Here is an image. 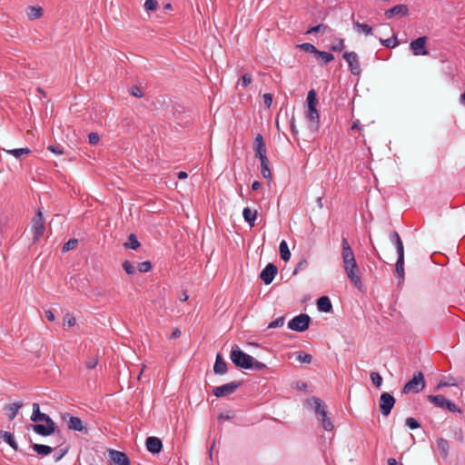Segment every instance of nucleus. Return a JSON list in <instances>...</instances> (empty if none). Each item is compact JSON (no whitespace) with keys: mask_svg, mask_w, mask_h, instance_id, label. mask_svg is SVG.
I'll return each instance as SVG.
<instances>
[{"mask_svg":"<svg viewBox=\"0 0 465 465\" xmlns=\"http://www.w3.org/2000/svg\"><path fill=\"white\" fill-rule=\"evenodd\" d=\"M428 401L431 402L434 406L445 409L446 407V401L448 399H446L443 395L437 394V395H429L427 397Z\"/></svg>","mask_w":465,"mask_h":465,"instance_id":"a878e982","label":"nucleus"},{"mask_svg":"<svg viewBox=\"0 0 465 465\" xmlns=\"http://www.w3.org/2000/svg\"><path fill=\"white\" fill-rule=\"evenodd\" d=\"M328 26L324 24H320L315 26H312L307 29L305 32L306 35L315 34V33H324L327 30Z\"/></svg>","mask_w":465,"mask_h":465,"instance_id":"c9c22d12","label":"nucleus"},{"mask_svg":"<svg viewBox=\"0 0 465 465\" xmlns=\"http://www.w3.org/2000/svg\"><path fill=\"white\" fill-rule=\"evenodd\" d=\"M317 309L322 312H331L332 311V304L328 296H321L316 301Z\"/></svg>","mask_w":465,"mask_h":465,"instance_id":"412c9836","label":"nucleus"},{"mask_svg":"<svg viewBox=\"0 0 465 465\" xmlns=\"http://www.w3.org/2000/svg\"><path fill=\"white\" fill-rule=\"evenodd\" d=\"M64 321L69 326H74L75 324V319L74 317H65Z\"/></svg>","mask_w":465,"mask_h":465,"instance_id":"774afa93","label":"nucleus"},{"mask_svg":"<svg viewBox=\"0 0 465 465\" xmlns=\"http://www.w3.org/2000/svg\"><path fill=\"white\" fill-rule=\"evenodd\" d=\"M107 453L110 460L114 465H131L130 459L125 452L114 449H108Z\"/></svg>","mask_w":465,"mask_h":465,"instance_id":"9b49d317","label":"nucleus"},{"mask_svg":"<svg viewBox=\"0 0 465 465\" xmlns=\"http://www.w3.org/2000/svg\"><path fill=\"white\" fill-rule=\"evenodd\" d=\"M252 83V75L249 74H244L242 76V85L243 87L248 86Z\"/></svg>","mask_w":465,"mask_h":465,"instance_id":"bf43d9fd","label":"nucleus"},{"mask_svg":"<svg viewBox=\"0 0 465 465\" xmlns=\"http://www.w3.org/2000/svg\"><path fill=\"white\" fill-rule=\"evenodd\" d=\"M130 94L133 96L137 97V98H141L143 96V93L142 89L137 85H134L131 87Z\"/></svg>","mask_w":465,"mask_h":465,"instance_id":"864d4df0","label":"nucleus"},{"mask_svg":"<svg viewBox=\"0 0 465 465\" xmlns=\"http://www.w3.org/2000/svg\"><path fill=\"white\" fill-rule=\"evenodd\" d=\"M444 410H448L450 412H459L461 413V410L451 401L448 400L446 401V407Z\"/></svg>","mask_w":465,"mask_h":465,"instance_id":"3c124183","label":"nucleus"},{"mask_svg":"<svg viewBox=\"0 0 465 465\" xmlns=\"http://www.w3.org/2000/svg\"><path fill=\"white\" fill-rule=\"evenodd\" d=\"M395 274L402 282L404 281V257H398L395 265Z\"/></svg>","mask_w":465,"mask_h":465,"instance_id":"2f4dec72","label":"nucleus"},{"mask_svg":"<svg viewBox=\"0 0 465 465\" xmlns=\"http://www.w3.org/2000/svg\"><path fill=\"white\" fill-rule=\"evenodd\" d=\"M353 25L355 29H357L358 31H362L366 35L372 34V27L367 24H361L359 22H355Z\"/></svg>","mask_w":465,"mask_h":465,"instance_id":"e433bc0d","label":"nucleus"},{"mask_svg":"<svg viewBox=\"0 0 465 465\" xmlns=\"http://www.w3.org/2000/svg\"><path fill=\"white\" fill-rule=\"evenodd\" d=\"M45 317H46V319H47L49 322H54V321L55 316H54V312H53L52 311L47 310V311H45Z\"/></svg>","mask_w":465,"mask_h":465,"instance_id":"052dcab7","label":"nucleus"},{"mask_svg":"<svg viewBox=\"0 0 465 465\" xmlns=\"http://www.w3.org/2000/svg\"><path fill=\"white\" fill-rule=\"evenodd\" d=\"M152 269V263L149 261H144L138 263V271L140 272H148Z\"/></svg>","mask_w":465,"mask_h":465,"instance_id":"09e8293b","label":"nucleus"},{"mask_svg":"<svg viewBox=\"0 0 465 465\" xmlns=\"http://www.w3.org/2000/svg\"><path fill=\"white\" fill-rule=\"evenodd\" d=\"M344 40L343 39H338L336 45H332L331 46V50L333 52H341L344 49Z\"/></svg>","mask_w":465,"mask_h":465,"instance_id":"603ef678","label":"nucleus"},{"mask_svg":"<svg viewBox=\"0 0 465 465\" xmlns=\"http://www.w3.org/2000/svg\"><path fill=\"white\" fill-rule=\"evenodd\" d=\"M122 266L127 274L133 275L135 273V267L130 261L125 260L123 262Z\"/></svg>","mask_w":465,"mask_h":465,"instance_id":"37998d69","label":"nucleus"},{"mask_svg":"<svg viewBox=\"0 0 465 465\" xmlns=\"http://www.w3.org/2000/svg\"><path fill=\"white\" fill-rule=\"evenodd\" d=\"M97 364H98V358H97V355H96V356H94V357L90 358V359L86 361V363H85L86 367H87L88 369H90V370H92V369L95 368Z\"/></svg>","mask_w":465,"mask_h":465,"instance_id":"4d7b16f0","label":"nucleus"},{"mask_svg":"<svg viewBox=\"0 0 465 465\" xmlns=\"http://www.w3.org/2000/svg\"><path fill=\"white\" fill-rule=\"evenodd\" d=\"M253 150L256 158L260 161L262 159H268L266 155V145L263 136L261 134H257L253 141Z\"/></svg>","mask_w":465,"mask_h":465,"instance_id":"4468645a","label":"nucleus"},{"mask_svg":"<svg viewBox=\"0 0 465 465\" xmlns=\"http://www.w3.org/2000/svg\"><path fill=\"white\" fill-rule=\"evenodd\" d=\"M315 56L318 60L323 62V64H327L334 60V55L331 53H328L325 51H320L317 49Z\"/></svg>","mask_w":465,"mask_h":465,"instance_id":"7c9ffc66","label":"nucleus"},{"mask_svg":"<svg viewBox=\"0 0 465 465\" xmlns=\"http://www.w3.org/2000/svg\"><path fill=\"white\" fill-rule=\"evenodd\" d=\"M7 153L15 158L19 159L22 155L27 154L30 153V149L28 148H19V149H12L8 150Z\"/></svg>","mask_w":465,"mask_h":465,"instance_id":"58836bf2","label":"nucleus"},{"mask_svg":"<svg viewBox=\"0 0 465 465\" xmlns=\"http://www.w3.org/2000/svg\"><path fill=\"white\" fill-rule=\"evenodd\" d=\"M307 404L314 406L315 416L325 430L331 431L333 430L334 425L326 411V404L318 397H312L307 400Z\"/></svg>","mask_w":465,"mask_h":465,"instance_id":"20e7f679","label":"nucleus"},{"mask_svg":"<svg viewBox=\"0 0 465 465\" xmlns=\"http://www.w3.org/2000/svg\"><path fill=\"white\" fill-rule=\"evenodd\" d=\"M232 362L240 369L262 371L267 369L266 364L256 361L252 356L245 353L237 344L232 347L230 352Z\"/></svg>","mask_w":465,"mask_h":465,"instance_id":"7ed1b4c3","label":"nucleus"},{"mask_svg":"<svg viewBox=\"0 0 465 465\" xmlns=\"http://www.w3.org/2000/svg\"><path fill=\"white\" fill-rule=\"evenodd\" d=\"M263 104L266 108H270L272 104V94L270 93H266L263 94Z\"/></svg>","mask_w":465,"mask_h":465,"instance_id":"6e6d98bb","label":"nucleus"},{"mask_svg":"<svg viewBox=\"0 0 465 465\" xmlns=\"http://www.w3.org/2000/svg\"><path fill=\"white\" fill-rule=\"evenodd\" d=\"M342 57L348 63L350 72L353 75H360V74L361 73V69L358 54L352 51L351 52H344L342 54Z\"/></svg>","mask_w":465,"mask_h":465,"instance_id":"9d476101","label":"nucleus"},{"mask_svg":"<svg viewBox=\"0 0 465 465\" xmlns=\"http://www.w3.org/2000/svg\"><path fill=\"white\" fill-rule=\"evenodd\" d=\"M242 385V381H233L232 382L214 387L213 394L217 398H222L232 394L239 387Z\"/></svg>","mask_w":465,"mask_h":465,"instance_id":"1a4fd4ad","label":"nucleus"},{"mask_svg":"<svg viewBox=\"0 0 465 465\" xmlns=\"http://www.w3.org/2000/svg\"><path fill=\"white\" fill-rule=\"evenodd\" d=\"M381 44L387 48H393L399 45V41L396 35H393V39H380Z\"/></svg>","mask_w":465,"mask_h":465,"instance_id":"79ce46f5","label":"nucleus"},{"mask_svg":"<svg viewBox=\"0 0 465 465\" xmlns=\"http://www.w3.org/2000/svg\"><path fill=\"white\" fill-rule=\"evenodd\" d=\"M409 15V8L406 5H396L393 7L385 11L384 15L386 18L391 19L396 15L407 16Z\"/></svg>","mask_w":465,"mask_h":465,"instance_id":"a211bd4d","label":"nucleus"},{"mask_svg":"<svg viewBox=\"0 0 465 465\" xmlns=\"http://www.w3.org/2000/svg\"><path fill=\"white\" fill-rule=\"evenodd\" d=\"M438 450L443 459H447L449 456V441L443 438L437 440Z\"/></svg>","mask_w":465,"mask_h":465,"instance_id":"bb28decb","label":"nucleus"},{"mask_svg":"<svg viewBox=\"0 0 465 465\" xmlns=\"http://www.w3.org/2000/svg\"><path fill=\"white\" fill-rule=\"evenodd\" d=\"M31 420L35 424H30L29 428L40 436H50L55 432H60L55 422L50 418L49 415L40 411V406L38 403H33V413L31 415Z\"/></svg>","mask_w":465,"mask_h":465,"instance_id":"f03ea898","label":"nucleus"},{"mask_svg":"<svg viewBox=\"0 0 465 465\" xmlns=\"http://www.w3.org/2000/svg\"><path fill=\"white\" fill-rule=\"evenodd\" d=\"M44 14V10L40 6L30 5L26 9V15L31 20L40 18Z\"/></svg>","mask_w":465,"mask_h":465,"instance_id":"cd10ccee","label":"nucleus"},{"mask_svg":"<svg viewBox=\"0 0 465 465\" xmlns=\"http://www.w3.org/2000/svg\"><path fill=\"white\" fill-rule=\"evenodd\" d=\"M370 242H371V245L372 250H373V254H374V255H375V256H376L380 261H382V259H381V255H380L379 252L377 251V249H376V247H375V245H374V243H373V242H372V240H371V237H370Z\"/></svg>","mask_w":465,"mask_h":465,"instance_id":"680f3d73","label":"nucleus"},{"mask_svg":"<svg viewBox=\"0 0 465 465\" xmlns=\"http://www.w3.org/2000/svg\"><path fill=\"white\" fill-rule=\"evenodd\" d=\"M69 447L59 448V450L54 454V461H59L68 452Z\"/></svg>","mask_w":465,"mask_h":465,"instance_id":"a18cd8bd","label":"nucleus"},{"mask_svg":"<svg viewBox=\"0 0 465 465\" xmlns=\"http://www.w3.org/2000/svg\"><path fill=\"white\" fill-rule=\"evenodd\" d=\"M427 37L420 36L413 40L410 44V48L414 55H427L429 54L426 49Z\"/></svg>","mask_w":465,"mask_h":465,"instance_id":"ddd939ff","label":"nucleus"},{"mask_svg":"<svg viewBox=\"0 0 465 465\" xmlns=\"http://www.w3.org/2000/svg\"><path fill=\"white\" fill-rule=\"evenodd\" d=\"M278 273V268L275 264L270 262L265 268L261 272L260 278L266 284H270L274 280L276 274Z\"/></svg>","mask_w":465,"mask_h":465,"instance_id":"dca6fc26","label":"nucleus"},{"mask_svg":"<svg viewBox=\"0 0 465 465\" xmlns=\"http://www.w3.org/2000/svg\"><path fill=\"white\" fill-rule=\"evenodd\" d=\"M145 446L147 450L153 454H158L163 450L162 440L158 437H148L145 440Z\"/></svg>","mask_w":465,"mask_h":465,"instance_id":"f3484780","label":"nucleus"},{"mask_svg":"<svg viewBox=\"0 0 465 465\" xmlns=\"http://www.w3.org/2000/svg\"><path fill=\"white\" fill-rule=\"evenodd\" d=\"M351 129L352 130H359V131H361L362 129V126H361V124L360 123V120L357 119V120L353 121L352 125H351Z\"/></svg>","mask_w":465,"mask_h":465,"instance_id":"e2e57ef3","label":"nucleus"},{"mask_svg":"<svg viewBox=\"0 0 465 465\" xmlns=\"http://www.w3.org/2000/svg\"><path fill=\"white\" fill-rule=\"evenodd\" d=\"M450 385H455V383L453 382H449V381H440L437 385V387L435 388V390H439L440 388L441 387H445V386H450Z\"/></svg>","mask_w":465,"mask_h":465,"instance_id":"338daca9","label":"nucleus"},{"mask_svg":"<svg viewBox=\"0 0 465 465\" xmlns=\"http://www.w3.org/2000/svg\"><path fill=\"white\" fill-rule=\"evenodd\" d=\"M306 118L311 131L317 132L319 129L320 114L317 106L308 107L306 112Z\"/></svg>","mask_w":465,"mask_h":465,"instance_id":"2eb2a0df","label":"nucleus"},{"mask_svg":"<svg viewBox=\"0 0 465 465\" xmlns=\"http://www.w3.org/2000/svg\"><path fill=\"white\" fill-rule=\"evenodd\" d=\"M140 242L139 241L137 240V237L134 233H131L129 234L128 236V241L126 242H124V246L126 248V249H132V250H136L140 247Z\"/></svg>","mask_w":465,"mask_h":465,"instance_id":"473e14b6","label":"nucleus"},{"mask_svg":"<svg viewBox=\"0 0 465 465\" xmlns=\"http://www.w3.org/2000/svg\"><path fill=\"white\" fill-rule=\"evenodd\" d=\"M228 371L227 363L221 353H217L213 365V372L216 375H223Z\"/></svg>","mask_w":465,"mask_h":465,"instance_id":"aec40b11","label":"nucleus"},{"mask_svg":"<svg viewBox=\"0 0 465 465\" xmlns=\"http://www.w3.org/2000/svg\"><path fill=\"white\" fill-rule=\"evenodd\" d=\"M47 149L54 153H56V154H62L63 153V148L61 147V145H54V144H51L47 147Z\"/></svg>","mask_w":465,"mask_h":465,"instance_id":"13d9d810","label":"nucleus"},{"mask_svg":"<svg viewBox=\"0 0 465 465\" xmlns=\"http://www.w3.org/2000/svg\"><path fill=\"white\" fill-rule=\"evenodd\" d=\"M22 407H23L22 402H14L11 404H6L5 406V410L7 411V415H8V418L10 420H13L16 417L18 411Z\"/></svg>","mask_w":465,"mask_h":465,"instance_id":"393cba45","label":"nucleus"},{"mask_svg":"<svg viewBox=\"0 0 465 465\" xmlns=\"http://www.w3.org/2000/svg\"><path fill=\"white\" fill-rule=\"evenodd\" d=\"M291 130H292V133L294 134H298V131H297V128H296V125H295V119H294V116L292 117V121H291Z\"/></svg>","mask_w":465,"mask_h":465,"instance_id":"69168bd1","label":"nucleus"},{"mask_svg":"<svg viewBox=\"0 0 465 465\" xmlns=\"http://www.w3.org/2000/svg\"><path fill=\"white\" fill-rule=\"evenodd\" d=\"M78 244V240L77 239H70L68 242H66L63 247H62V252H69L71 250H74Z\"/></svg>","mask_w":465,"mask_h":465,"instance_id":"a19ab883","label":"nucleus"},{"mask_svg":"<svg viewBox=\"0 0 465 465\" xmlns=\"http://www.w3.org/2000/svg\"><path fill=\"white\" fill-rule=\"evenodd\" d=\"M0 438L3 439V440L6 442L15 451L19 450L18 444L11 432L1 430Z\"/></svg>","mask_w":465,"mask_h":465,"instance_id":"4be33fe9","label":"nucleus"},{"mask_svg":"<svg viewBox=\"0 0 465 465\" xmlns=\"http://www.w3.org/2000/svg\"><path fill=\"white\" fill-rule=\"evenodd\" d=\"M31 448L33 450L37 453V455L41 457L48 456L53 452V448L48 445L44 444H38V443H33L31 445Z\"/></svg>","mask_w":465,"mask_h":465,"instance_id":"b1692460","label":"nucleus"},{"mask_svg":"<svg viewBox=\"0 0 465 465\" xmlns=\"http://www.w3.org/2000/svg\"><path fill=\"white\" fill-rule=\"evenodd\" d=\"M100 136L97 133H90L88 135V141L91 144L95 145L98 143Z\"/></svg>","mask_w":465,"mask_h":465,"instance_id":"5fc2aeb1","label":"nucleus"},{"mask_svg":"<svg viewBox=\"0 0 465 465\" xmlns=\"http://www.w3.org/2000/svg\"><path fill=\"white\" fill-rule=\"evenodd\" d=\"M389 238L396 247L398 257H404V246L400 234L396 231H392L389 234Z\"/></svg>","mask_w":465,"mask_h":465,"instance_id":"6ab92c4d","label":"nucleus"},{"mask_svg":"<svg viewBox=\"0 0 465 465\" xmlns=\"http://www.w3.org/2000/svg\"><path fill=\"white\" fill-rule=\"evenodd\" d=\"M181 336V331L178 328H175L171 333V339H177Z\"/></svg>","mask_w":465,"mask_h":465,"instance_id":"0e129e2a","label":"nucleus"},{"mask_svg":"<svg viewBox=\"0 0 465 465\" xmlns=\"http://www.w3.org/2000/svg\"><path fill=\"white\" fill-rule=\"evenodd\" d=\"M312 319L306 313H301L288 322V328L292 331L302 332L309 329Z\"/></svg>","mask_w":465,"mask_h":465,"instance_id":"423d86ee","label":"nucleus"},{"mask_svg":"<svg viewBox=\"0 0 465 465\" xmlns=\"http://www.w3.org/2000/svg\"><path fill=\"white\" fill-rule=\"evenodd\" d=\"M158 7V2L156 0H146L144 3V8L146 11H155Z\"/></svg>","mask_w":465,"mask_h":465,"instance_id":"8fccbe9b","label":"nucleus"},{"mask_svg":"<svg viewBox=\"0 0 465 465\" xmlns=\"http://www.w3.org/2000/svg\"><path fill=\"white\" fill-rule=\"evenodd\" d=\"M261 173L264 179H266L268 182L272 179V173L269 168V160L268 159H262L261 160Z\"/></svg>","mask_w":465,"mask_h":465,"instance_id":"c756f323","label":"nucleus"},{"mask_svg":"<svg viewBox=\"0 0 465 465\" xmlns=\"http://www.w3.org/2000/svg\"><path fill=\"white\" fill-rule=\"evenodd\" d=\"M306 103L307 107L317 106L319 102L317 98V93L315 90L312 89L308 92Z\"/></svg>","mask_w":465,"mask_h":465,"instance_id":"72a5a7b5","label":"nucleus"},{"mask_svg":"<svg viewBox=\"0 0 465 465\" xmlns=\"http://www.w3.org/2000/svg\"><path fill=\"white\" fill-rule=\"evenodd\" d=\"M284 321H285V318L283 316L279 317L276 320L271 322L268 325V328L275 329V328L282 327L284 324Z\"/></svg>","mask_w":465,"mask_h":465,"instance_id":"de8ad7c7","label":"nucleus"},{"mask_svg":"<svg viewBox=\"0 0 465 465\" xmlns=\"http://www.w3.org/2000/svg\"><path fill=\"white\" fill-rule=\"evenodd\" d=\"M308 266V261L307 259L305 258H302L296 265L293 272H292V275H295L298 273V272L302 271V270H304L306 269Z\"/></svg>","mask_w":465,"mask_h":465,"instance_id":"49530a36","label":"nucleus"},{"mask_svg":"<svg viewBox=\"0 0 465 465\" xmlns=\"http://www.w3.org/2000/svg\"><path fill=\"white\" fill-rule=\"evenodd\" d=\"M279 252H280V256H281L282 260H283L284 262H288L290 260V258H291V252L289 250L287 242L285 240H282L280 242Z\"/></svg>","mask_w":465,"mask_h":465,"instance_id":"c85d7f7f","label":"nucleus"},{"mask_svg":"<svg viewBox=\"0 0 465 465\" xmlns=\"http://www.w3.org/2000/svg\"><path fill=\"white\" fill-rule=\"evenodd\" d=\"M67 417H69V420H67V427L69 430L84 433L88 432L86 426L83 424V421L80 418L70 416L69 413H64L62 416L64 420H66Z\"/></svg>","mask_w":465,"mask_h":465,"instance_id":"f8f14e48","label":"nucleus"},{"mask_svg":"<svg viewBox=\"0 0 465 465\" xmlns=\"http://www.w3.org/2000/svg\"><path fill=\"white\" fill-rule=\"evenodd\" d=\"M425 387V380L421 371L415 373L409 381H407L403 388L402 393L408 394L410 392L418 393Z\"/></svg>","mask_w":465,"mask_h":465,"instance_id":"39448f33","label":"nucleus"},{"mask_svg":"<svg viewBox=\"0 0 465 465\" xmlns=\"http://www.w3.org/2000/svg\"><path fill=\"white\" fill-rule=\"evenodd\" d=\"M296 359L302 363H311L312 361V356L311 354H308L302 351H297L296 353Z\"/></svg>","mask_w":465,"mask_h":465,"instance_id":"f704fd0d","label":"nucleus"},{"mask_svg":"<svg viewBox=\"0 0 465 465\" xmlns=\"http://www.w3.org/2000/svg\"><path fill=\"white\" fill-rule=\"evenodd\" d=\"M396 403L395 398L389 392H382L380 396L379 409L381 413L387 417L391 414Z\"/></svg>","mask_w":465,"mask_h":465,"instance_id":"6e6552de","label":"nucleus"},{"mask_svg":"<svg viewBox=\"0 0 465 465\" xmlns=\"http://www.w3.org/2000/svg\"><path fill=\"white\" fill-rule=\"evenodd\" d=\"M297 48L307 53L313 54L315 55L317 48L311 43H303L297 45Z\"/></svg>","mask_w":465,"mask_h":465,"instance_id":"4c0bfd02","label":"nucleus"},{"mask_svg":"<svg viewBox=\"0 0 465 465\" xmlns=\"http://www.w3.org/2000/svg\"><path fill=\"white\" fill-rule=\"evenodd\" d=\"M405 424L411 430H416V429H419L420 427V422L415 418H412V417L407 418L406 420H405Z\"/></svg>","mask_w":465,"mask_h":465,"instance_id":"c03bdc74","label":"nucleus"},{"mask_svg":"<svg viewBox=\"0 0 465 465\" xmlns=\"http://www.w3.org/2000/svg\"><path fill=\"white\" fill-rule=\"evenodd\" d=\"M242 216L244 221L250 225V227H253L255 224V221L257 218V211L252 210L249 207H246L242 211Z\"/></svg>","mask_w":465,"mask_h":465,"instance_id":"5701e85b","label":"nucleus"},{"mask_svg":"<svg viewBox=\"0 0 465 465\" xmlns=\"http://www.w3.org/2000/svg\"><path fill=\"white\" fill-rule=\"evenodd\" d=\"M45 231V223L43 213L38 210L32 220V232L34 242H37L43 236Z\"/></svg>","mask_w":465,"mask_h":465,"instance_id":"0eeeda50","label":"nucleus"},{"mask_svg":"<svg viewBox=\"0 0 465 465\" xmlns=\"http://www.w3.org/2000/svg\"><path fill=\"white\" fill-rule=\"evenodd\" d=\"M371 382L377 388H380L382 384V377L377 371H371L370 374Z\"/></svg>","mask_w":465,"mask_h":465,"instance_id":"ea45409f","label":"nucleus"},{"mask_svg":"<svg viewBox=\"0 0 465 465\" xmlns=\"http://www.w3.org/2000/svg\"><path fill=\"white\" fill-rule=\"evenodd\" d=\"M344 272L349 278L350 282L358 290H361L362 282L360 275V269L355 260L354 252L346 237L341 240V252Z\"/></svg>","mask_w":465,"mask_h":465,"instance_id":"f257e3e1","label":"nucleus"}]
</instances>
